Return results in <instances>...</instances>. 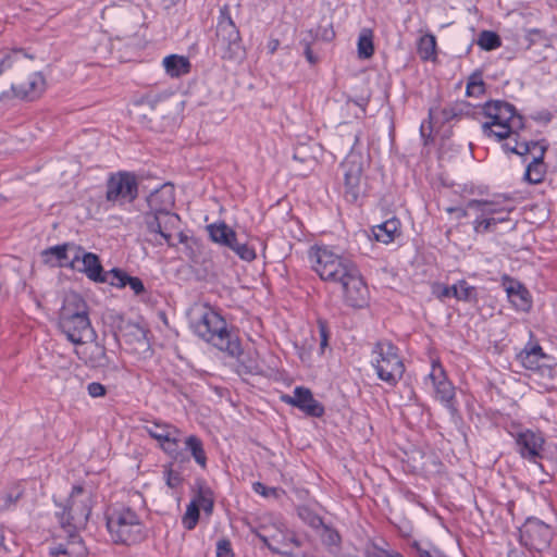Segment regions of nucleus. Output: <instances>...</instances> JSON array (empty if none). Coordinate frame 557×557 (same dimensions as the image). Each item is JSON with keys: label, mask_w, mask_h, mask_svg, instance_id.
<instances>
[{"label": "nucleus", "mask_w": 557, "mask_h": 557, "mask_svg": "<svg viewBox=\"0 0 557 557\" xmlns=\"http://www.w3.org/2000/svg\"><path fill=\"white\" fill-rule=\"evenodd\" d=\"M195 334L233 358L243 354L238 336L227 329L225 319L210 306L205 305L198 320L193 322Z\"/></svg>", "instance_id": "1"}, {"label": "nucleus", "mask_w": 557, "mask_h": 557, "mask_svg": "<svg viewBox=\"0 0 557 557\" xmlns=\"http://www.w3.org/2000/svg\"><path fill=\"white\" fill-rule=\"evenodd\" d=\"M481 112L490 122L482 124L483 133L488 137H495L498 141L511 138L515 133L525 128V119L516 107L505 100H490L481 108Z\"/></svg>", "instance_id": "2"}, {"label": "nucleus", "mask_w": 557, "mask_h": 557, "mask_svg": "<svg viewBox=\"0 0 557 557\" xmlns=\"http://www.w3.org/2000/svg\"><path fill=\"white\" fill-rule=\"evenodd\" d=\"M107 529L116 544L133 545L147 539L148 530L131 507H121L107 513Z\"/></svg>", "instance_id": "3"}, {"label": "nucleus", "mask_w": 557, "mask_h": 557, "mask_svg": "<svg viewBox=\"0 0 557 557\" xmlns=\"http://www.w3.org/2000/svg\"><path fill=\"white\" fill-rule=\"evenodd\" d=\"M61 510L55 512L63 530L84 529L91 513V493L87 492L84 485L75 484L65 500H54Z\"/></svg>", "instance_id": "4"}, {"label": "nucleus", "mask_w": 557, "mask_h": 557, "mask_svg": "<svg viewBox=\"0 0 557 557\" xmlns=\"http://www.w3.org/2000/svg\"><path fill=\"white\" fill-rule=\"evenodd\" d=\"M309 259L312 269L321 280L336 284H339L357 267L348 257L338 255L326 246L311 247Z\"/></svg>", "instance_id": "5"}, {"label": "nucleus", "mask_w": 557, "mask_h": 557, "mask_svg": "<svg viewBox=\"0 0 557 557\" xmlns=\"http://www.w3.org/2000/svg\"><path fill=\"white\" fill-rule=\"evenodd\" d=\"M214 50L224 60L242 61L246 57L239 30L231 17L228 5H224L220 10Z\"/></svg>", "instance_id": "6"}, {"label": "nucleus", "mask_w": 557, "mask_h": 557, "mask_svg": "<svg viewBox=\"0 0 557 557\" xmlns=\"http://www.w3.org/2000/svg\"><path fill=\"white\" fill-rule=\"evenodd\" d=\"M372 352L376 355L372 364L379 379L395 386L405 372L403 359L398 355V347L389 341H380L374 345Z\"/></svg>", "instance_id": "7"}, {"label": "nucleus", "mask_w": 557, "mask_h": 557, "mask_svg": "<svg viewBox=\"0 0 557 557\" xmlns=\"http://www.w3.org/2000/svg\"><path fill=\"white\" fill-rule=\"evenodd\" d=\"M344 176V197L350 203H356L366 196V182H363L364 161L360 153L350 151L341 163Z\"/></svg>", "instance_id": "8"}, {"label": "nucleus", "mask_w": 557, "mask_h": 557, "mask_svg": "<svg viewBox=\"0 0 557 557\" xmlns=\"http://www.w3.org/2000/svg\"><path fill=\"white\" fill-rule=\"evenodd\" d=\"M139 194V184L135 173L119 171L111 173L106 183V200L113 205L133 203Z\"/></svg>", "instance_id": "9"}, {"label": "nucleus", "mask_w": 557, "mask_h": 557, "mask_svg": "<svg viewBox=\"0 0 557 557\" xmlns=\"http://www.w3.org/2000/svg\"><path fill=\"white\" fill-rule=\"evenodd\" d=\"M251 532L273 554L283 557H294V552L288 548L290 544L296 547H300L302 545L301 541L295 535V533L287 530L283 531L281 529H275V532L271 533L268 527L260 525L258 528H251Z\"/></svg>", "instance_id": "10"}, {"label": "nucleus", "mask_w": 557, "mask_h": 557, "mask_svg": "<svg viewBox=\"0 0 557 557\" xmlns=\"http://www.w3.org/2000/svg\"><path fill=\"white\" fill-rule=\"evenodd\" d=\"M144 222L147 231L156 237L151 243L154 245H163L165 243L169 247L176 246L172 242L171 232L178 228L181 222L178 214L173 213L172 210L158 215L144 214Z\"/></svg>", "instance_id": "11"}, {"label": "nucleus", "mask_w": 557, "mask_h": 557, "mask_svg": "<svg viewBox=\"0 0 557 557\" xmlns=\"http://www.w3.org/2000/svg\"><path fill=\"white\" fill-rule=\"evenodd\" d=\"M520 543L530 550L543 552L549 547L553 530L537 518H528L520 528Z\"/></svg>", "instance_id": "12"}, {"label": "nucleus", "mask_w": 557, "mask_h": 557, "mask_svg": "<svg viewBox=\"0 0 557 557\" xmlns=\"http://www.w3.org/2000/svg\"><path fill=\"white\" fill-rule=\"evenodd\" d=\"M344 301L347 306L361 309L368 306L370 292L358 267L350 272L341 283Z\"/></svg>", "instance_id": "13"}, {"label": "nucleus", "mask_w": 557, "mask_h": 557, "mask_svg": "<svg viewBox=\"0 0 557 557\" xmlns=\"http://www.w3.org/2000/svg\"><path fill=\"white\" fill-rule=\"evenodd\" d=\"M430 377L433 382L435 399L449 411L453 418L458 416L455 386L447 379L445 370L440 363L433 362Z\"/></svg>", "instance_id": "14"}, {"label": "nucleus", "mask_w": 557, "mask_h": 557, "mask_svg": "<svg viewBox=\"0 0 557 557\" xmlns=\"http://www.w3.org/2000/svg\"><path fill=\"white\" fill-rule=\"evenodd\" d=\"M46 90V78L41 72H34L27 77L25 84L11 85L10 90L0 94V102L11 99H20L22 101L32 102L39 99Z\"/></svg>", "instance_id": "15"}, {"label": "nucleus", "mask_w": 557, "mask_h": 557, "mask_svg": "<svg viewBox=\"0 0 557 557\" xmlns=\"http://www.w3.org/2000/svg\"><path fill=\"white\" fill-rule=\"evenodd\" d=\"M59 327L66 338L75 345L94 342L97 338V333L91 326L89 317L59 318Z\"/></svg>", "instance_id": "16"}, {"label": "nucleus", "mask_w": 557, "mask_h": 557, "mask_svg": "<svg viewBox=\"0 0 557 557\" xmlns=\"http://www.w3.org/2000/svg\"><path fill=\"white\" fill-rule=\"evenodd\" d=\"M281 400L286 405L298 408L308 417L321 418L325 413V408L322 403L318 401L312 392L305 386H296L293 395L284 394Z\"/></svg>", "instance_id": "17"}, {"label": "nucleus", "mask_w": 557, "mask_h": 557, "mask_svg": "<svg viewBox=\"0 0 557 557\" xmlns=\"http://www.w3.org/2000/svg\"><path fill=\"white\" fill-rule=\"evenodd\" d=\"M516 450L525 460L539 463L543 458L545 440L541 433L525 429L515 435Z\"/></svg>", "instance_id": "18"}, {"label": "nucleus", "mask_w": 557, "mask_h": 557, "mask_svg": "<svg viewBox=\"0 0 557 557\" xmlns=\"http://www.w3.org/2000/svg\"><path fill=\"white\" fill-rule=\"evenodd\" d=\"M190 456L178 455L174 460L163 466V479L174 494L181 493L184 482L191 475Z\"/></svg>", "instance_id": "19"}, {"label": "nucleus", "mask_w": 557, "mask_h": 557, "mask_svg": "<svg viewBox=\"0 0 557 557\" xmlns=\"http://www.w3.org/2000/svg\"><path fill=\"white\" fill-rule=\"evenodd\" d=\"M81 252H83L82 246L74 243H64L45 249L41 256L44 261L51 265L75 269L76 263L79 262Z\"/></svg>", "instance_id": "20"}, {"label": "nucleus", "mask_w": 557, "mask_h": 557, "mask_svg": "<svg viewBox=\"0 0 557 557\" xmlns=\"http://www.w3.org/2000/svg\"><path fill=\"white\" fill-rule=\"evenodd\" d=\"M81 529L64 530L67 534L64 542H59L50 547V555L53 557H86L88 552L82 536Z\"/></svg>", "instance_id": "21"}, {"label": "nucleus", "mask_w": 557, "mask_h": 557, "mask_svg": "<svg viewBox=\"0 0 557 557\" xmlns=\"http://www.w3.org/2000/svg\"><path fill=\"white\" fill-rule=\"evenodd\" d=\"M503 286L511 305L518 311L529 312L532 308V297L528 288L519 281L503 276Z\"/></svg>", "instance_id": "22"}, {"label": "nucleus", "mask_w": 557, "mask_h": 557, "mask_svg": "<svg viewBox=\"0 0 557 557\" xmlns=\"http://www.w3.org/2000/svg\"><path fill=\"white\" fill-rule=\"evenodd\" d=\"M149 210L144 214L158 215L170 211L175 205V193L172 184H164L160 188L154 189L147 197Z\"/></svg>", "instance_id": "23"}, {"label": "nucleus", "mask_w": 557, "mask_h": 557, "mask_svg": "<svg viewBox=\"0 0 557 557\" xmlns=\"http://www.w3.org/2000/svg\"><path fill=\"white\" fill-rule=\"evenodd\" d=\"M475 109V106H472L468 101L460 100L442 109H430L429 117L431 121L435 120L441 124H445L454 120H459L462 116H470L474 114Z\"/></svg>", "instance_id": "24"}, {"label": "nucleus", "mask_w": 557, "mask_h": 557, "mask_svg": "<svg viewBox=\"0 0 557 557\" xmlns=\"http://www.w3.org/2000/svg\"><path fill=\"white\" fill-rule=\"evenodd\" d=\"M533 333H530V341L525 344L524 348L516 355V360L527 370L541 371L543 364L541 361L546 359L547 356L543 351L541 345L533 341Z\"/></svg>", "instance_id": "25"}, {"label": "nucleus", "mask_w": 557, "mask_h": 557, "mask_svg": "<svg viewBox=\"0 0 557 557\" xmlns=\"http://www.w3.org/2000/svg\"><path fill=\"white\" fill-rule=\"evenodd\" d=\"M75 352L91 369L107 368L110 364L106 347L95 341L82 350L76 349Z\"/></svg>", "instance_id": "26"}, {"label": "nucleus", "mask_w": 557, "mask_h": 557, "mask_svg": "<svg viewBox=\"0 0 557 557\" xmlns=\"http://www.w3.org/2000/svg\"><path fill=\"white\" fill-rule=\"evenodd\" d=\"M79 261L83 263V267L76 268L77 271L85 273L90 281L96 283L109 282L98 255L86 252L83 249Z\"/></svg>", "instance_id": "27"}, {"label": "nucleus", "mask_w": 557, "mask_h": 557, "mask_svg": "<svg viewBox=\"0 0 557 557\" xmlns=\"http://www.w3.org/2000/svg\"><path fill=\"white\" fill-rule=\"evenodd\" d=\"M76 317H89V307L81 294L71 292L64 297L60 318Z\"/></svg>", "instance_id": "28"}, {"label": "nucleus", "mask_w": 557, "mask_h": 557, "mask_svg": "<svg viewBox=\"0 0 557 557\" xmlns=\"http://www.w3.org/2000/svg\"><path fill=\"white\" fill-rule=\"evenodd\" d=\"M400 225L401 223L397 218H392L372 226L371 232L375 240L387 245L400 236Z\"/></svg>", "instance_id": "29"}, {"label": "nucleus", "mask_w": 557, "mask_h": 557, "mask_svg": "<svg viewBox=\"0 0 557 557\" xmlns=\"http://www.w3.org/2000/svg\"><path fill=\"white\" fill-rule=\"evenodd\" d=\"M548 146L541 147V151L533 156L532 161L527 165L524 180L530 184H540L544 181L546 174V164L544 162Z\"/></svg>", "instance_id": "30"}, {"label": "nucleus", "mask_w": 557, "mask_h": 557, "mask_svg": "<svg viewBox=\"0 0 557 557\" xmlns=\"http://www.w3.org/2000/svg\"><path fill=\"white\" fill-rule=\"evenodd\" d=\"M149 331L138 323L126 322L122 327V336L126 344H136L143 350L150 348L148 341Z\"/></svg>", "instance_id": "31"}, {"label": "nucleus", "mask_w": 557, "mask_h": 557, "mask_svg": "<svg viewBox=\"0 0 557 557\" xmlns=\"http://www.w3.org/2000/svg\"><path fill=\"white\" fill-rule=\"evenodd\" d=\"M210 239L220 246L231 248L237 237L236 232L225 222H218L207 225Z\"/></svg>", "instance_id": "32"}, {"label": "nucleus", "mask_w": 557, "mask_h": 557, "mask_svg": "<svg viewBox=\"0 0 557 557\" xmlns=\"http://www.w3.org/2000/svg\"><path fill=\"white\" fill-rule=\"evenodd\" d=\"M467 208L490 216L504 212L510 213L515 210L513 207L502 206L499 201L486 199H471L467 202Z\"/></svg>", "instance_id": "33"}, {"label": "nucleus", "mask_w": 557, "mask_h": 557, "mask_svg": "<svg viewBox=\"0 0 557 557\" xmlns=\"http://www.w3.org/2000/svg\"><path fill=\"white\" fill-rule=\"evenodd\" d=\"M163 66L166 74L171 77H181L191 70V63L188 58L178 54H170L163 59Z\"/></svg>", "instance_id": "34"}, {"label": "nucleus", "mask_w": 557, "mask_h": 557, "mask_svg": "<svg viewBox=\"0 0 557 557\" xmlns=\"http://www.w3.org/2000/svg\"><path fill=\"white\" fill-rule=\"evenodd\" d=\"M187 257L195 265L201 267L203 277L214 273V263L211 259L210 251L202 244L194 251L187 252Z\"/></svg>", "instance_id": "35"}, {"label": "nucleus", "mask_w": 557, "mask_h": 557, "mask_svg": "<svg viewBox=\"0 0 557 557\" xmlns=\"http://www.w3.org/2000/svg\"><path fill=\"white\" fill-rule=\"evenodd\" d=\"M185 450L189 451L196 463L201 469H207V455L202 441L196 435H189L185 438Z\"/></svg>", "instance_id": "36"}, {"label": "nucleus", "mask_w": 557, "mask_h": 557, "mask_svg": "<svg viewBox=\"0 0 557 557\" xmlns=\"http://www.w3.org/2000/svg\"><path fill=\"white\" fill-rule=\"evenodd\" d=\"M417 51L422 61L436 59V38L432 34L421 36L417 44Z\"/></svg>", "instance_id": "37"}, {"label": "nucleus", "mask_w": 557, "mask_h": 557, "mask_svg": "<svg viewBox=\"0 0 557 557\" xmlns=\"http://www.w3.org/2000/svg\"><path fill=\"white\" fill-rule=\"evenodd\" d=\"M357 52L359 59H370L374 53L373 32L370 28H363L358 37Z\"/></svg>", "instance_id": "38"}, {"label": "nucleus", "mask_w": 557, "mask_h": 557, "mask_svg": "<svg viewBox=\"0 0 557 557\" xmlns=\"http://www.w3.org/2000/svg\"><path fill=\"white\" fill-rule=\"evenodd\" d=\"M144 429L150 437L158 441L159 443H162V441H169V433L172 430L174 433L181 434V431L177 428L159 421L147 424L144 426Z\"/></svg>", "instance_id": "39"}, {"label": "nucleus", "mask_w": 557, "mask_h": 557, "mask_svg": "<svg viewBox=\"0 0 557 557\" xmlns=\"http://www.w3.org/2000/svg\"><path fill=\"white\" fill-rule=\"evenodd\" d=\"M475 213L476 216L472 223L474 233L486 234L497 231V223L494 216L485 215L482 212Z\"/></svg>", "instance_id": "40"}, {"label": "nucleus", "mask_w": 557, "mask_h": 557, "mask_svg": "<svg viewBox=\"0 0 557 557\" xmlns=\"http://www.w3.org/2000/svg\"><path fill=\"white\" fill-rule=\"evenodd\" d=\"M513 136H517V141L519 144L518 152H515V154H518L523 158H525L527 154L533 152V149H539L540 152L541 147L549 146L545 139L528 140L521 136L520 132L515 133Z\"/></svg>", "instance_id": "41"}, {"label": "nucleus", "mask_w": 557, "mask_h": 557, "mask_svg": "<svg viewBox=\"0 0 557 557\" xmlns=\"http://www.w3.org/2000/svg\"><path fill=\"white\" fill-rule=\"evenodd\" d=\"M476 44L482 50L492 51L502 46V38L496 32L482 30L476 39Z\"/></svg>", "instance_id": "42"}, {"label": "nucleus", "mask_w": 557, "mask_h": 557, "mask_svg": "<svg viewBox=\"0 0 557 557\" xmlns=\"http://www.w3.org/2000/svg\"><path fill=\"white\" fill-rule=\"evenodd\" d=\"M297 516L304 523L312 529H319L323 525V519L307 505L297 507Z\"/></svg>", "instance_id": "43"}, {"label": "nucleus", "mask_w": 557, "mask_h": 557, "mask_svg": "<svg viewBox=\"0 0 557 557\" xmlns=\"http://www.w3.org/2000/svg\"><path fill=\"white\" fill-rule=\"evenodd\" d=\"M459 301L476 302L478 289L475 286L470 285L466 280L457 282L456 297Z\"/></svg>", "instance_id": "44"}, {"label": "nucleus", "mask_w": 557, "mask_h": 557, "mask_svg": "<svg viewBox=\"0 0 557 557\" xmlns=\"http://www.w3.org/2000/svg\"><path fill=\"white\" fill-rule=\"evenodd\" d=\"M199 518H200L199 504H197V502L191 500L187 505L186 511L182 518L183 527L188 531L194 530L199 521Z\"/></svg>", "instance_id": "45"}, {"label": "nucleus", "mask_w": 557, "mask_h": 557, "mask_svg": "<svg viewBox=\"0 0 557 557\" xmlns=\"http://www.w3.org/2000/svg\"><path fill=\"white\" fill-rule=\"evenodd\" d=\"M180 434H176L173 432V430L169 433V441H162L160 443V447L162 450L172 457V460H174L178 455H187L185 451L178 449V438Z\"/></svg>", "instance_id": "46"}, {"label": "nucleus", "mask_w": 557, "mask_h": 557, "mask_svg": "<svg viewBox=\"0 0 557 557\" xmlns=\"http://www.w3.org/2000/svg\"><path fill=\"white\" fill-rule=\"evenodd\" d=\"M230 249L244 261L250 262L257 257L255 249L247 243H240L237 237Z\"/></svg>", "instance_id": "47"}, {"label": "nucleus", "mask_w": 557, "mask_h": 557, "mask_svg": "<svg viewBox=\"0 0 557 557\" xmlns=\"http://www.w3.org/2000/svg\"><path fill=\"white\" fill-rule=\"evenodd\" d=\"M24 490L20 486L10 488L0 499V509L8 510L14 506L23 496Z\"/></svg>", "instance_id": "48"}, {"label": "nucleus", "mask_w": 557, "mask_h": 557, "mask_svg": "<svg viewBox=\"0 0 557 557\" xmlns=\"http://www.w3.org/2000/svg\"><path fill=\"white\" fill-rule=\"evenodd\" d=\"M106 275H108V278H109L108 283L110 285L119 287V288H123V287L127 286V280L129 277V275L125 271H123L119 268H113L109 272H106Z\"/></svg>", "instance_id": "49"}, {"label": "nucleus", "mask_w": 557, "mask_h": 557, "mask_svg": "<svg viewBox=\"0 0 557 557\" xmlns=\"http://www.w3.org/2000/svg\"><path fill=\"white\" fill-rule=\"evenodd\" d=\"M317 325L320 334V348L323 354L324 349L329 346V341L331 337V330L329 322L325 319L319 318L317 320Z\"/></svg>", "instance_id": "50"}, {"label": "nucleus", "mask_w": 557, "mask_h": 557, "mask_svg": "<svg viewBox=\"0 0 557 557\" xmlns=\"http://www.w3.org/2000/svg\"><path fill=\"white\" fill-rule=\"evenodd\" d=\"M208 494H211L210 491H208ZM193 502H197L199 504V510L202 509L207 515H211L213 511V499L210 495H207L203 491H199Z\"/></svg>", "instance_id": "51"}, {"label": "nucleus", "mask_w": 557, "mask_h": 557, "mask_svg": "<svg viewBox=\"0 0 557 557\" xmlns=\"http://www.w3.org/2000/svg\"><path fill=\"white\" fill-rule=\"evenodd\" d=\"M322 527L324 529L323 543L327 546H339L342 537L338 531L324 523Z\"/></svg>", "instance_id": "52"}, {"label": "nucleus", "mask_w": 557, "mask_h": 557, "mask_svg": "<svg viewBox=\"0 0 557 557\" xmlns=\"http://www.w3.org/2000/svg\"><path fill=\"white\" fill-rule=\"evenodd\" d=\"M457 283L453 285L436 284L433 289V294L438 299L456 297Z\"/></svg>", "instance_id": "53"}, {"label": "nucleus", "mask_w": 557, "mask_h": 557, "mask_svg": "<svg viewBox=\"0 0 557 557\" xmlns=\"http://www.w3.org/2000/svg\"><path fill=\"white\" fill-rule=\"evenodd\" d=\"M231 542L226 539L219 540L216 543V557H233Z\"/></svg>", "instance_id": "54"}, {"label": "nucleus", "mask_w": 557, "mask_h": 557, "mask_svg": "<svg viewBox=\"0 0 557 557\" xmlns=\"http://www.w3.org/2000/svg\"><path fill=\"white\" fill-rule=\"evenodd\" d=\"M178 242L185 245L186 253L194 251L201 244L199 239L195 237H188L183 232H180L178 234Z\"/></svg>", "instance_id": "55"}, {"label": "nucleus", "mask_w": 557, "mask_h": 557, "mask_svg": "<svg viewBox=\"0 0 557 557\" xmlns=\"http://www.w3.org/2000/svg\"><path fill=\"white\" fill-rule=\"evenodd\" d=\"M510 213L504 212L502 214H495V221L498 224H505L506 225V232H512L517 228V221H513L509 216Z\"/></svg>", "instance_id": "56"}, {"label": "nucleus", "mask_w": 557, "mask_h": 557, "mask_svg": "<svg viewBox=\"0 0 557 557\" xmlns=\"http://www.w3.org/2000/svg\"><path fill=\"white\" fill-rule=\"evenodd\" d=\"M485 94V83H467V97H481Z\"/></svg>", "instance_id": "57"}, {"label": "nucleus", "mask_w": 557, "mask_h": 557, "mask_svg": "<svg viewBox=\"0 0 557 557\" xmlns=\"http://www.w3.org/2000/svg\"><path fill=\"white\" fill-rule=\"evenodd\" d=\"M252 488L257 494H260L264 497H276L278 492L276 487H269L261 482L253 483Z\"/></svg>", "instance_id": "58"}, {"label": "nucleus", "mask_w": 557, "mask_h": 557, "mask_svg": "<svg viewBox=\"0 0 557 557\" xmlns=\"http://www.w3.org/2000/svg\"><path fill=\"white\" fill-rule=\"evenodd\" d=\"M525 39L528 40V47L530 48L537 41L545 39V33L539 28H531L527 30Z\"/></svg>", "instance_id": "59"}, {"label": "nucleus", "mask_w": 557, "mask_h": 557, "mask_svg": "<svg viewBox=\"0 0 557 557\" xmlns=\"http://www.w3.org/2000/svg\"><path fill=\"white\" fill-rule=\"evenodd\" d=\"M87 392L92 398L103 397L107 394V388L99 382H91L87 385Z\"/></svg>", "instance_id": "60"}, {"label": "nucleus", "mask_w": 557, "mask_h": 557, "mask_svg": "<svg viewBox=\"0 0 557 557\" xmlns=\"http://www.w3.org/2000/svg\"><path fill=\"white\" fill-rule=\"evenodd\" d=\"M127 285L134 292L135 295L139 296L146 292L143 281L137 276H131L127 280Z\"/></svg>", "instance_id": "61"}, {"label": "nucleus", "mask_w": 557, "mask_h": 557, "mask_svg": "<svg viewBox=\"0 0 557 557\" xmlns=\"http://www.w3.org/2000/svg\"><path fill=\"white\" fill-rule=\"evenodd\" d=\"M21 52V50H14L13 52L11 53H5L1 59H0V75L5 71V70H9L12 67L13 63H14V58L15 55Z\"/></svg>", "instance_id": "62"}, {"label": "nucleus", "mask_w": 557, "mask_h": 557, "mask_svg": "<svg viewBox=\"0 0 557 557\" xmlns=\"http://www.w3.org/2000/svg\"><path fill=\"white\" fill-rule=\"evenodd\" d=\"M506 141L502 145L503 149L506 152L515 153L518 152L519 144L517 141V136H512L511 138H506Z\"/></svg>", "instance_id": "63"}, {"label": "nucleus", "mask_w": 557, "mask_h": 557, "mask_svg": "<svg viewBox=\"0 0 557 557\" xmlns=\"http://www.w3.org/2000/svg\"><path fill=\"white\" fill-rule=\"evenodd\" d=\"M302 44L305 46L304 53H305L307 61L310 64H315L318 62V57L313 53V51L310 47V42L304 40Z\"/></svg>", "instance_id": "64"}]
</instances>
